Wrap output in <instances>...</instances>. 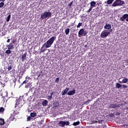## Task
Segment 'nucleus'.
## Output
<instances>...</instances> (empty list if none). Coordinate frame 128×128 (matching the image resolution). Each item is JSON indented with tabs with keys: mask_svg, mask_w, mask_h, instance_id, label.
Segmentation results:
<instances>
[{
	"mask_svg": "<svg viewBox=\"0 0 128 128\" xmlns=\"http://www.w3.org/2000/svg\"><path fill=\"white\" fill-rule=\"evenodd\" d=\"M56 37L53 36L51 38H50L46 42V43L44 44L40 50V54H42V52H44L46 50V48H50L52 44H54V40H56ZM44 47H46V48H44Z\"/></svg>",
	"mask_w": 128,
	"mask_h": 128,
	"instance_id": "1",
	"label": "nucleus"
},
{
	"mask_svg": "<svg viewBox=\"0 0 128 128\" xmlns=\"http://www.w3.org/2000/svg\"><path fill=\"white\" fill-rule=\"evenodd\" d=\"M16 103L15 104L14 108H16V112H20V108H22V106H24V104H22V100L20 98L16 99Z\"/></svg>",
	"mask_w": 128,
	"mask_h": 128,
	"instance_id": "2",
	"label": "nucleus"
},
{
	"mask_svg": "<svg viewBox=\"0 0 128 128\" xmlns=\"http://www.w3.org/2000/svg\"><path fill=\"white\" fill-rule=\"evenodd\" d=\"M10 124V122H4V119L0 118V128H8Z\"/></svg>",
	"mask_w": 128,
	"mask_h": 128,
	"instance_id": "3",
	"label": "nucleus"
},
{
	"mask_svg": "<svg viewBox=\"0 0 128 128\" xmlns=\"http://www.w3.org/2000/svg\"><path fill=\"white\" fill-rule=\"evenodd\" d=\"M52 16V12H45L40 15V20H46V18H50Z\"/></svg>",
	"mask_w": 128,
	"mask_h": 128,
	"instance_id": "4",
	"label": "nucleus"
},
{
	"mask_svg": "<svg viewBox=\"0 0 128 128\" xmlns=\"http://www.w3.org/2000/svg\"><path fill=\"white\" fill-rule=\"evenodd\" d=\"M112 32V29H110V30H104L102 31L100 34V37L102 38H106Z\"/></svg>",
	"mask_w": 128,
	"mask_h": 128,
	"instance_id": "5",
	"label": "nucleus"
},
{
	"mask_svg": "<svg viewBox=\"0 0 128 128\" xmlns=\"http://www.w3.org/2000/svg\"><path fill=\"white\" fill-rule=\"evenodd\" d=\"M122 106V104H118L116 103H112L109 104L108 108H114V109L120 108V106Z\"/></svg>",
	"mask_w": 128,
	"mask_h": 128,
	"instance_id": "6",
	"label": "nucleus"
},
{
	"mask_svg": "<svg viewBox=\"0 0 128 128\" xmlns=\"http://www.w3.org/2000/svg\"><path fill=\"white\" fill-rule=\"evenodd\" d=\"M122 4H124V2L121 0H116L112 4V6H122Z\"/></svg>",
	"mask_w": 128,
	"mask_h": 128,
	"instance_id": "7",
	"label": "nucleus"
},
{
	"mask_svg": "<svg viewBox=\"0 0 128 128\" xmlns=\"http://www.w3.org/2000/svg\"><path fill=\"white\" fill-rule=\"evenodd\" d=\"M128 14H124L123 15L122 17L120 18V22H124L125 20L128 18Z\"/></svg>",
	"mask_w": 128,
	"mask_h": 128,
	"instance_id": "8",
	"label": "nucleus"
},
{
	"mask_svg": "<svg viewBox=\"0 0 128 128\" xmlns=\"http://www.w3.org/2000/svg\"><path fill=\"white\" fill-rule=\"evenodd\" d=\"M70 90V88H66L64 90L62 91V96H65V94H68V92Z\"/></svg>",
	"mask_w": 128,
	"mask_h": 128,
	"instance_id": "9",
	"label": "nucleus"
},
{
	"mask_svg": "<svg viewBox=\"0 0 128 128\" xmlns=\"http://www.w3.org/2000/svg\"><path fill=\"white\" fill-rule=\"evenodd\" d=\"M76 94V90L74 89L68 92L67 93V94H68V96H74V94Z\"/></svg>",
	"mask_w": 128,
	"mask_h": 128,
	"instance_id": "10",
	"label": "nucleus"
},
{
	"mask_svg": "<svg viewBox=\"0 0 128 128\" xmlns=\"http://www.w3.org/2000/svg\"><path fill=\"white\" fill-rule=\"evenodd\" d=\"M104 28L105 30H112V25L110 24H106V25L104 26Z\"/></svg>",
	"mask_w": 128,
	"mask_h": 128,
	"instance_id": "11",
	"label": "nucleus"
},
{
	"mask_svg": "<svg viewBox=\"0 0 128 128\" xmlns=\"http://www.w3.org/2000/svg\"><path fill=\"white\" fill-rule=\"evenodd\" d=\"M58 124L60 126H62V128H64L66 123H64V121H60L58 122Z\"/></svg>",
	"mask_w": 128,
	"mask_h": 128,
	"instance_id": "12",
	"label": "nucleus"
},
{
	"mask_svg": "<svg viewBox=\"0 0 128 128\" xmlns=\"http://www.w3.org/2000/svg\"><path fill=\"white\" fill-rule=\"evenodd\" d=\"M27 54H26V52L23 55H22V58H21L22 62H24V60H26V55Z\"/></svg>",
	"mask_w": 128,
	"mask_h": 128,
	"instance_id": "13",
	"label": "nucleus"
},
{
	"mask_svg": "<svg viewBox=\"0 0 128 128\" xmlns=\"http://www.w3.org/2000/svg\"><path fill=\"white\" fill-rule=\"evenodd\" d=\"M128 78H124L122 80V81H120L119 82L120 84H126V82H128Z\"/></svg>",
	"mask_w": 128,
	"mask_h": 128,
	"instance_id": "14",
	"label": "nucleus"
},
{
	"mask_svg": "<svg viewBox=\"0 0 128 128\" xmlns=\"http://www.w3.org/2000/svg\"><path fill=\"white\" fill-rule=\"evenodd\" d=\"M8 50H14V44H12V43H10V44L6 46Z\"/></svg>",
	"mask_w": 128,
	"mask_h": 128,
	"instance_id": "15",
	"label": "nucleus"
},
{
	"mask_svg": "<svg viewBox=\"0 0 128 128\" xmlns=\"http://www.w3.org/2000/svg\"><path fill=\"white\" fill-rule=\"evenodd\" d=\"M90 7L94 8V6H96V3L94 1H92L90 2Z\"/></svg>",
	"mask_w": 128,
	"mask_h": 128,
	"instance_id": "16",
	"label": "nucleus"
},
{
	"mask_svg": "<svg viewBox=\"0 0 128 128\" xmlns=\"http://www.w3.org/2000/svg\"><path fill=\"white\" fill-rule=\"evenodd\" d=\"M84 28L80 29L78 32V36H82V34H84Z\"/></svg>",
	"mask_w": 128,
	"mask_h": 128,
	"instance_id": "17",
	"label": "nucleus"
},
{
	"mask_svg": "<svg viewBox=\"0 0 128 128\" xmlns=\"http://www.w3.org/2000/svg\"><path fill=\"white\" fill-rule=\"evenodd\" d=\"M48 100H44L42 102V106H48Z\"/></svg>",
	"mask_w": 128,
	"mask_h": 128,
	"instance_id": "18",
	"label": "nucleus"
},
{
	"mask_svg": "<svg viewBox=\"0 0 128 128\" xmlns=\"http://www.w3.org/2000/svg\"><path fill=\"white\" fill-rule=\"evenodd\" d=\"M114 0H108L106 2H105V4H112Z\"/></svg>",
	"mask_w": 128,
	"mask_h": 128,
	"instance_id": "19",
	"label": "nucleus"
},
{
	"mask_svg": "<svg viewBox=\"0 0 128 128\" xmlns=\"http://www.w3.org/2000/svg\"><path fill=\"white\" fill-rule=\"evenodd\" d=\"M12 52V50H10V49H8V50H6V51L5 52V54H10Z\"/></svg>",
	"mask_w": 128,
	"mask_h": 128,
	"instance_id": "20",
	"label": "nucleus"
},
{
	"mask_svg": "<svg viewBox=\"0 0 128 128\" xmlns=\"http://www.w3.org/2000/svg\"><path fill=\"white\" fill-rule=\"evenodd\" d=\"M122 86V85L120 84L119 83H116V88H120Z\"/></svg>",
	"mask_w": 128,
	"mask_h": 128,
	"instance_id": "21",
	"label": "nucleus"
},
{
	"mask_svg": "<svg viewBox=\"0 0 128 128\" xmlns=\"http://www.w3.org/2000/svg\"><path fill=\"white\" fill-rule=\"evenodd\" d=\"M80 124V121H78L76 122H74L72 124V126H78Z\"/></svg>",
	"mask_w": 128,
	"mask_h": 128,
	"instance_id": "22",
	"label": "nucleus"
},
{
	"mask_svg": "<svg viewBox=\"0 0 128 128\" xmlns=\"http://www.w3.org/2000/svg\"><path fill=\"white\" fill-rule=\"evenodd\" d=\"M12 64L8 65V72H10L12 70Z\"/></svg>",
	"mask_w": 128,
	"mask_h": 128,
	"instance_id": "23",
	"label": "nucleus"
},
{
	"mask_svg": "<svg viewBox=\"0 0 128 128\" xmlns=\"http://www.w3.org/2000/svg\"><path fill=\"white\" fill-rule=\"evenodd\" d=\"M36 116V112H31L30 113V116L32 118H34Z\"/></svg>",
	"mask_w": 128,
	"mask_h": 128,
	"instance_id": "24",
	"label": "nucleus"
},
{
	"mask_svg": "<svg viewBox=\"0 0 128 128\" xmlns=\"http://www.w3.org/2000/svg\"><path fill=\"white\" fill-rule=\"evenodd\" d=\"M4 6V1H2V2L0 3V8H2Z\"/></svg>",
	"mask_w": 128,
	"mask_h": 128,
	"instance_id": "25",
	"label": "nucleus"
},
{
	"mask_svg": "<svg viewBox=\"0 0 128 128\" xmlns=\"http://www.w3.org/2000/svg\"><path fill=\"white\" fill-rule=\"evenodd\" d=\"M65 34H70V29H69V28H67L65 30Z\"/></svg>",
	"mask_w": 128,
	"mask_h": 128,
	"instance_id": "26",
	"label": "nucleus"
},
{
	"mask_svg": "<svg viewBox=\"0 0 128 128\" xmlns=\"http://www.w3.org/2000/svg\"><path fill=\"white\" fill-rule=\"evenodd\" d=\"M10 14L8 16L6 20V22H10Z\"/></svg>",
	"mask_w": 128,
	"mask_h": 128,
	"instance_id": "27",
	"label": "nucleus"
},
{
	"mask_svg": "<svg viewBox=\"0 0 128 128\" xmlns=\"http://www.w3.org/2000/svg\"><path fill=\"white\" fill-rule=\"evenodd\" d=\"M4 112V107H0V112Z\"/></svg>",
	"mask_w": 128,
	"mask_h": 128,
	"instance_id": "28",
	"label": "nucleus"
},
{
	"mask_svg": "<svg viewBox=\"0 0 128 128\" xmlns=\"http://www.w3.org/2000/svg\"><path fill=\"white\" fill-rule=\"evenodd\" d=\"M82 24V22H79L78 24V26H77V28H80Z\"/></svg>",
	"mask_w": 128,
	"mask_h": 128,
	"instance_id": "29",
	"label": "nucleus"
},
{
	"mask_svg": "<svg viewBox=\"0 0 128 128\" xmlns=\"http://www.w3.org/2000/svg\"><path fill=\"white\" fill-rule=\"evenodd\" d=\"M65 126H70V122L68 121L64 122Z\"/></svg>",
	"mask_w": 128,
	"mask_h": 128,
	"instance_id": "30",
	"label": "nucleus"
},
{
	"mask_svg": "<svg viewBox=\"0 0 128 128\" xmlns=\"http://www.w3.org/2000/svg\"><path fill=\"white\" fill-rule=\"evenodd\" d=\"M92 102V100H88L87 101L85 102V104H88V102Z\"/></svg>",
	"mask_w": 128,
	"mask_h": 128,
	"instance_id": "31",
	"label": "nucleus"
},
{
	"mask_svg": "<svg viewBox=\"0 0 128 128\" xmlns=\"http://www.w3.org/2000/svg\"><path fill=\"white\" fill-rule=\"evenodd\" d=\"M122 88H128V86L126 84H123L122 85Z\"/></svg>",
	"mask_w": 128,
	"mask_h": 128,
	"instance_id": "32",
	"label": "nucleus"
},
{
	"mask_svg": "<svg viewBox=\"0 0 128 128\" xmlns=\"http://www.w3.org/2000/svg\"><path fill=\"white\" fill-rule=\"evenodd\" d=\"M109 116L111 117L112 118L114 116V113H110L109 114Z\"/></svg>",
	"mask_w": 128,
	"mask_h": 128,
	"instance_id": "33",
	"label": "nucleus"
},
{
	"mask_svg": "<svg viewBox=\"0 0 128 128\" xmlns=\"http://www.w3.org/2000/svg\"><path fill=\"white\" fill-rule=\"evenodd\" d=\"M32 120V118L30 117V116H29L27 118L28 122H30V120Z\"/></svg>",
	"mask_w": 128,
	"mask_h": 128,
	"instance_id": "34",
	"label": "nucleus"
},
{
	"mask_svg": "<svg viewBox=\"0 0 128 128\" xmlns=\"http://www.w3.org/2000/svg\"><path fill=\"white\" fill-rule=\"evenodd\" d=\"M59 80H60V78H56V79L55 82H58Z\"/></svg>",
	"mask_w": 128,
	"mask_h": 128,
	"instance_id": "35",
	"label": "nucleus"
},
{
	"mask_svg": "<svg viewBox=\"0 0 128 128\" xmlns=\"http://www.w3.org/2000/svg\"><path fill=\"white\" fill-rule=\"evenodd\" d=\"M120 113L119 112H116V116H120Z\"/></svg>",
	"mask_w": 128,
	"mask_h": 128,
	"instance_id": "36",
	"label": "nucleus"
},
{
	"mask_svg": "<svg viewBox=\"0 0 128 128\" xmlns=\"http://www.w3.org/2000/svg\"><path fill=\"white\" fill-rule=\"evenodd\" d=\"M98 124H102V120H100L98 121Z\"/></svg>",
	"mask_w": 128,
	"mask_h": 128,
	"instance_id": "37",
	"label": "nucleus"
},
{
	"mask_svg": "<svg viewBox=\"0 0 128 128\" xmlns=\"http://www.w3.org/2000/svg\"><path fill=\"white\" fill-rule=\"evenodd\" d=\"M72 2H71L70 4H68V6H72Z\"/></svg>",
	"mask_w": 128,
	"mask_h": 128,
	"instance_id": "38",
	"label": "nucleus"
},
{
	"mask_svg": "<svg viewBox=\"0 0 128 128\" xmlns=\"http://www.w3.org/2000/svg\"><path fill=\"white\" fill-rule=\"evenodd\" d=\"M48 98H50V100H52V96H48Z\"/></svg>",
	"mask_w": 128,
	"mask_h": 128,
	"instance_id": "39",
	"label": "nucleus"
},
{
	"mask_svg": "<svg viewBox=\"0 0 128 128\" xmlns=\"http://www.w3.org/2000/svg\"><path fill=\"white\" fill-rule=\"evenodd\" d=\"M16 42V40H13L12 41V44H14Z\"/></svg>",
	"mask_w": 128,
	"mask_h": 128,
	"instance_id": "40",
	"label": "nucleus"
},
{
	"mask_svg": "<svg viewBox=\"0 0 128 128\" xmlns=\"http://www.w3.org/2000/svg\"><path fill=\"white\" fill-rule=\"evenodd\" d=\"M92 7H90V8L88 9L89 12H92Z\"/></svg>",
	"mask_w": 128,
	"mask_h": 128,
	"instance_id": "41",
	"label": "nucleus"
},
{
	"mask_svg": "<svg viewBox=\"0 0 128 128\" xmlns=\"http://www.w3.org/2000/svg\"><path fill=\"white\" fill-rule=\"evenodd\" d=\"M28 82H26V80H24L22 84H26Z\"/></svg>",
	"mask_w": 128,
	"mask_h": 128,
	"instance_id": "42",
	"label": "nucleus"
},
{
	"mask_svg": "<svg viewBox=\"0 0 128 128\" xmlns=\"http://www.w3.org/2000/svg\"><path fill=\"white\" fill-rule=\"evenodd\" d=\"M38 77L40 78V72L39 73V74H37Z\"/></svg>",
	"mask_w": 128,
	"mask_h": 128,
	"instance_id": "43",
	"label": "nucleus"
},
{
	"mask_svg": "<svg viewBox=\"0 0 128 128\" xmlns=\"http://www.w3.org/2000/svg\"><path fill=\"white\" fill-rule=\"evenodd\" d=\"M10 39H8L6 41V42H10Z\"/></svg>",
	"mask_w": 128,
	"mask_h": 128,
	"instance_id": "44",
	"label": "nucleus"
},
{
	"mask_svg": "<svg viewBox=\"0 0 128 128\" xmlns=\"http://www.w3.org/2000/svg\"><path fill=\"white\" fill-rule=\"evenodd\" d=\"M50 94L52 96H54V93H53V92H52L51 94Z\"/></svg>",
	"mask_w": 128,
	"mask_h": 128,
	"instance_id": "45",
	"label": "nucleus"
},
{
	"mask_svg": "<svg viewBox=\"0 0 128 128\" xmlns=\"http://www.w3.org/2000/svg\"><path fill=\"white\" fill-rule=\"evenodd\" d=\"M126 64H127V66H128V60H126Z\"/></svg>",
	"mask_w": 128,
	"mask_h": 128,
	"instance_id": "46",
	"label": "nucleus"
},
{
	"mask_svg": "<svg viewBox=\"0 0 128 128\" xmlns=\"http://www.w3.org/2000/svg\"><path fill=\"white\" fill-rule=\"evenodd\" d=\"M88 44H86L85 46H84V48H88Z\"/></svg>",
	"mask_w": 128,
	"mask_h": 128,
	"instance_id": "47",
	"label": "nucleus"
},
{
	"mask_svg": "<svg viewBox=\"0 0 128 128\" xmlns=\"http://www.w3.org/2000/svg\"><path fill=\"white\" fill-rule=\"evenodd\" d=\"M0 2H6V0H0Z\"/></svg>",
	"mask_w": 128,
	"mask_h": 128,
	"instance_id": "48",
	"label": "nucleus"
},
{
	"mask_svg": "<svg viewBox=\"0 0 128 128\" xmlns=\"http://www.w3.org/2000/svg\"><path fill=\"white\" fill-rule=\"evenodd\" d=\"M87 12H90V10H87Z\"/></svg>",
	"mask_w": 128,
	"mask_h": 128,
	"instance_id": "49",
	"label": "nucleus"
},
{
	"mask_svg": "<svg viewBox=\"0 0 128 128\" xmlns=\"http://www.w3.org/2000/svg\"><path fill=\"white\" fill-rule=\"evenodd\" d=\"M94 122L96 124V122H98V121L95 120Z\"/></svg>",
	"mask_w": 128,
	"mask_h": 128,
	"instance_id": "50",
	"label": "nucleus"
},
{
	"mask_svg": "<svg viewBox=\"0 0 128 128\" xmlns=\"http://www.w3.org/2000/svg\"><path fill=\"white\" fill-rule=\"evenodd\" d=\"M126 110H128V107L126 108Z\"/></svg>",
	"mask_w": 128,
	"mask_h": 128,
	"instance_id": "51",
	"label": "nucleus"
},
{
	"mask_svg": "<svg viewBox=\"0 0 128 128\" xmlns=\"http://www.w3.org/2000/svg\"><path fill=\"white\" fill-rule=\"evenodd\" d=\"M126 126H128V125H126Z\"/></svg>",
	"mask_w": 128,
	"mask_h": 128,
	"instance_id": "52",
	"label": "nucleus"
},
{
	"mask_svg": "<svg viewBox=\"0 0 128 128\" xmlns=\"http://www.w3.org/2000/svg\"><path fill=\"white\" fill-rule=\"evenodd\" d=\"M125 104H126V102H125Z\"/></svg>",
	"mask_w": 128,
	"mask_h": 128,
	"instance_id": "53",
	"label": "nucleus"
},
{
	"mask_svg": "<svg viewBox=\"0 0 128 128\" xmlns=\"http://www.w3.org/2000/svg\"><path fill=\"white\" fill-rule=\"evenodd\" d=\"M84 36H86V34H84Z\"/></svg>",
	"mask_w": 128,
	"mask_h": 128,
	"instance_id": "54",
	"label": "nucleus"
}]
</instances>
